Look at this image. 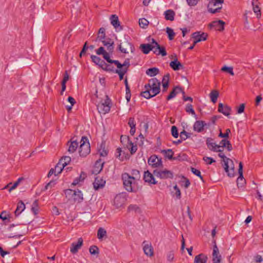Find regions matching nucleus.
<instances>
[{"instance_id": "nucleus-52", "label": "nucleus", "mask_w": 263, "mask_h": 263, "mask_svg": "<svg viewBox=\"0 0 263 263\" xmlns=\"http://www.w3.org/2000/svg\"><path fill=\"white\" fill-rule=\"evenodd\" d=\"M31 211L34 215L38 214L39 211V204L38 200H35L32 204Z\"/></svg>"}, {"instance_id": "nucleus-14", "label": "nucleus", "mask_w": 263, "mask_h": 263, "mask_svg": "<svg viewBox=\"0 0 263 263\" xmlns=\"http://www.w3.org/2000/svg\"><path fill=\"white\" fill-rule=\"evenodd\" d=\"M104 162L101 159L97 160L91 170V174L97 175L101 172L104 166Z\"/></svg>"}, {"instance_id": "nucleus-63", "label": "nucleus", "mask_w": 263, "mask_h": 263, "mask_svg": "<svg viewBox=\"0 0 263 263\" xmlns=\"http://www.w3.org/2000/svg\"><path fill=\"white\" fill-rule=\"evenodd\" d=\"M191 136V133L186 132L185 130H183L180 134V137L183 140H185L187 138H189Z\"/></svg>"}, {"instance_id": "nucleus-46", "label": "nucleus", "mask_w": 263, "mask_h": 263, "mask_svg": "<svg viewBox=\"0 0 263 263\" xmlns=\"http://www.w3.org/2000/svg\"><path fill=\"white\" fill-rule=\"evenodd\" d=\"M218 96H219V92L217 90H212L210 94L211 101L212 102H213L214 103H216L217 100Z\"/></svg>"}, {"instance_id": "nucleus-13", "label": "nucleus", "mask_w": 263, "mask_h": 263, "mask_svg": "<svg viewBox=\"0 0 263 263\" xmlns=\"http://www.w3.org/2000/svg\"><path fill=\"white\" fill-rule=\"evenodd\" d=\"M83 244V239L82 237L78 238L77 242H73L70 247V252L72 254H76L81 249Z\"/></svg>"}, {"instance_id": "nucleus-50", "label": "nucleus", "mask_w": 263, "mask_h": 263, "mask_svg": "<svg viewBox=\"0 0 263 263\" xmlns=\"http://www.w3.org/2000/svg\"><path fill=\"white\" fill-rule=\"evenodd\" d=\"M89 251L91 255H96L97 256H98L99 254V248L95 245L90 246L89 249Z\"/></svg>"}, {"instance_id": "nucleus-7", "label": "nucleus", "mask_w": 263, "mask_h": 263, "mask_svg": "<svg viewBox=\"0 0 263 263\" xmlns=\"http://www.w3.org/2000/svg\"><path fill=\"white\" fill-rule=\"evenodd\" d=\"M148 164L153 168L162 167L163 163L161 157L156 155H153L148 159Z\"/></svg>"}, {"instance_id": "nucleus-42", "label": "nucleus", "mask_w": 263, "mask_h": 263, "mask_svg": "<svg viewBox=\"0 0 263 263\" xmlns=\"http://www.w3.org/2000/svg\"><path fill=\"white\" fill-rule=\"evenodd\" d=\"M104 46L107 47V50L111 52V54L113 53L114 50V42H105V40L101 41Z\"/></svg>"}, {"instance_id": "nucleus-59", "label": "nucleus", "mask_w": 263, "mask_h": 263, "mask_svg": "<svg viewBox=\"0 0 263 263\" xmlns=\"http://www.w3.org/2000/svg\"><path fill=\"white\" fill-rule=\"evenodd\" d=\"M185 111L191 114L192 115H195V110L193 109V105L191 104H187L185 108Z\"/></svg>"}, {"instance_id": "nucleus-18", "label": "nucleus", "mask_w": 263, "mask_h": 263, "mask_svg": "<svg viewBox=\"0 0 263 263\" xmlns=\"http://www.w3.org/2000/svg\"><path fill=\"white\" fill-rule=\"evenodd\" d=\"M180 92H181L182 95L185 93L183 89L181 87L179 86H175L170 93L167 96L166 100H170L174 98L178 93Z\"/></svg>"}, {"instance_id": "nucleus-33", "label": "nucleus", "mask_w": 263, "mask_h": 263, "mask_svg": "<svg viewBox=\"0 0 263 263\" xmlns=\"http://www.w3.org/2000/svg\"><path fill=\"white\" fill-rule=\"evenodd\" d=\"M25 209V205L24 203L22 201L20 200L17 204V207L14 211L15 216H18Z\"/></svg>"}, {"instance_id": "nucleus-48", "label": "nucleus", "mask_w": 263, "mask_h": 263, "mask_svg": "<svg viewBox=\"0 0 263 263\" xmlns=\"http://www.w3.org/2000/svg\"><path fill=\"white\" fill-rule=\"evenodd\" d=\"M145 91L141 92V96L147 99H150L155 96H153V93L149 90L148 89H145Z\"/></svg>"}, {"instance_id": "nucleus-4", "label": "nucleus", "mask_w": 263, "mask_h": 263, "mask_svg": "<svg viewBox=\"0 0 263 263\" xmlns=\"http://www.w3.org/2000/svg\"><path fill=\"white\" fill-rule=\"evenodd\" d=\"M111 105V99L107 95H106L105 100L100 101L97 105V107L100 114H106L109 112Z\"/></svg>"}, {"instance_id": "nucleus-37", "label": "nucleus", "mask_w": 263, "mask_h": 263, "mask_svg": "<svg viewBox=\"0 0 263 263\" xmlns=\"http://www.w3.org/2000/svg\"><path fill=\"white\" fill-rule=\"evenodd\" d=\"M161 153L164 154V157L168 159L174 160L175 157H173L174 153L172 149H163L161 151Z\"/></svg>"}, {"instance_id": "nucleus-9", "label": "nucleus", "mask_w": 263, "mask_h": 263, "mask_svg": "<svg viewBox=\"0 0 263 263\" xmlns=\"http://www.w3.org/2000/svg\"><path fill=\"white\" fill-rule=\"evenodd\" d=\"M96 52L98 55H102L103 58L106 61L108 64H115L116 60H111L110 59V54L111 52L108 51H106L103 47H100L96 50Z\"/></svg>"}, {"instance_id": "nucleus-32", "label": "nucleus", "mask_w": 263, "mask_h": 263, "mask_svg": "<svg viewBox=\"0 0 263 263\" xmlns=\"http://www.w3.org/2000/svg\"><path fill=\"white\" fill-rule=\"evenodd\" d=\"M105 181L102 178L99 179L98 177H96L93 183V187L96 190H98L102 188L105 185Z\"/></svg>"}, {"instance_id": "nucleus-12", "label": "nucleus", "mask_w": 263, "mask_h": 263, "mask_svg": "<svg viewBox=\"0 0 263 263\" xmlns=\"http://www.w3.org/2000/svg\"><path fill=\"white\" fill-rule=\"evenodd\" d=\"M126 201L125 197L121 194L117 195L114 200V204L117 208L121 207Z\"/></svg>"}, {"instance_id": "nucleus-44", "label": "nucleus", "mask_w": 263, "mask_h": 263, "mask_svg": "<svg viewBox=\"0 0 263 263\" xmlns=\"http://www.w3.org/2000/svg\"><path fill=\"white\" fill-rule=\"evenodd\" d=\"M132 177L134 179V180H136L137 181H139L141 178V175L140 171L136 169H133L131 171V175Z\"/></svg>"}, {"instance_id": "nucleus-30", "label": "nucleus", "mask_w": 263, "mask_h": 263, "mask_svg": "<svg viewBox=\"0 0 263 263\" xmlns=\"http://www.w3.org/2000/svg\"><path fill=\"white\" fill-rule=\"evenodd\" d=\"M111 24L115 29L120 27V29H122V27L120 26V22L119 20L118 16L116 14H112L110 17Z\"/></svg>"}, {"instance_id": "nucleus-55", "label": "nucleus", "mask_w": 263, "mask_h": 263, "mask_svg": "<svg viewBox=\"0 0 263 263\" xmlns=\"http://www.w3.org/2000/svg\"><path fill=\"white\" fill-rule=\"evenodd\" d=\"M221 70L224 72H228L230 73L231 76H233L234 75L233 69V67H228L227 66H224L221 68Z\"/></svg>"}, {"instance_id": "nucleus-39", "label": "nucleus", "mask_w": 263, "mask_h": 263, "mask_svg": "<svg viewBox=\"0 0 263 263\" xmlns=\"http://www.w3.org/2000/svg\"><path fill=\"white\" fill-rule=\"evenodd\" d=\"M207 257L203 254H200L195 257L194 263H206Z\"/></svg>"}, {"instance_id": "nucleus-23", "label": "nucleus", "mask_w": 263, "mask_h": 263, "mask_svg": "<svg viewBox=\"0 0 263 263\" xmlns=\"http://www.w3.org/2000/svg\"><path fill=\"white\" fill-rule=\"evenodd\" d=\"M213 263H220L221 260V256L219 254L218 248L215 244L213 247Z\"/></svg>"}, {"instance_id": "nucleus-27", "label": "nucleus", "mask_w": 263, "mask_h": 263, "mask_svg": "<svg viewBox=\"0 0 263 263\" xmlns=\"http://www.w3.org/2000/svg\"><path fill=\"white\" fill-rule=\"evenodd\" d=\"M206 125L204 121L201 120L196 121L193 126L194 130L198 133L202 132L204 127Z\"/></svg>"}, {"instance_id": "nucleus-31", "label": "nucleus", "mask_w": 263, "mask_h": 263, "mask_svg": "<svg viewBox=\"0 0 263 263\" xmlns=\"http://www.w3.org/2000/svg\"><path fill=\"white\" fill-rule=\"evenodd\" d=\"M83 200V194L81 191L78 190L75 191V194L73 195L72 202L73 203H81Z\"/></svg>"}, {"instance_id": "nucleus-41", "label": "nucleus", "mask_w": 263, "mask_h": 263, "mask_svg": "<svg viewBox=\"0 0 263 263\" xmlns=\"http://www.w3.org/2000/svg\"><path fill=\"white\" fill-rule=\"evenodd\" d=\"M159 72V70L157 67H152L148 68L146 71V73L147 75L150 77H154L158 74Z\"/></svg>"}, {"instance_id": "nucleus-10", "label": "nucleus", "mask_w": 263, "mask_h": 263, "mask_svg": "<svg viewBox=\"0 0 263 263\" xmlns=\"http://www.w3.org/2000/svg\"><path fill=\"white\" fill-rule=\"evenodd\" d=\"M152 43L154 44L153 52L155 54L157 55H161L162 57L167 55L165 47L160 46L154 39H152Z\"/></svg>"}, {"instance_id": "nucleus-47", "label": "nucleus", "mask_w": 263, "mask_h": 263, "mask_svg": "<svg viewBox=\"0 0 263 263\" xmlns=\"http://www.w3.org/2000/svg\"><path fill=\"white\" fill-rule=\"evenodd\" d=\"M64 167V166L62 165V164L59 161L54 168V175L57 176L60 174L63 171Z\"/></svg>"}, {"instance_id": "nucleus-54", "label": "nucleus", "mask_w": 263, "mask_h": 263, "mask_svg": "<svg viewBox=\"0 0 263 263\" xmlns=\"http://www.w3.org/2000/svg\"><path fill=\"white\" fill-rule=\"evenodd\" d=\"M166 32L168 35V39L170 40H173L175 35V33L174 32V30L172 28L167 27L166 28Z\"/></svg>"}, {"instance_id": "nucleus-35", "label": "nucleus", "mask_w": 263, "mask_h": 263, "mask_svg": "<svg viewBox=\"0 0 263 263\" xmlns=\"http://www.w3.org/2000/svg\"><path fill=\"white\" fill-rule=\"evenodd\" d=\"M164 18L167 21H173L174 20L175 13L172 9H168L164 12Z\"/></svg>"}, {"instance_id": "nucleus-40", "label": "nucleus", "mask_w": 263, "mask_h": 263, "mask_svg": "<svg viewBox=\"0 0 263 263\" xmlns=\"http://www.w3.org/2000/svg\"><path fill=\"white\" fill-rule=\"evenodd\" d=\"M64 192L67 200L72 202L73 195L75 194V190L68 189L65 190Z\"/></svg>"}, {"instance_id": "nucleus-25", "label": "nucleus", "mask_w": 263, "mask_h": 263, "mask_svg": "<svg viewBox=\"0 0 263 263\" xmlns=\"http://www.w3.org/2000/svg\"><path fill=\"white\" fill-rule=\"evenodd\" d=\"M140 48L144 54H148L151 50L154 49V44H142L140 46Z\"/></svg>"}, {"instance_id": "nucleus-53", "label": "nucleus", "mask_w": 263, "mask_h": 263, "mask_svg": "<svg viewBox=\"0 0 263 263\" xmlns=\"http://www.w3.org/2000/svg\"><path fill=\"white\" fill-rule=\"evenodd\" d=\"M99 152L101 157H106L108 153V151L105 148V146L103 144H101Z\"/></svg>"}, {"instance_id": "nucleus-2", "label": "nucleus", "mask_w": 263, "mask_h": 263, "mask_svg": "<svg viewBox=\"0 0 263 263\" xmlns=\"http://www.w3.org/2000/svg\"><path fill=\"white\" fill-rule=\"evenodd\" d=\"M145 89H148L153 93V96H156L160 91V82L156 78H152L148 81V83L145 85Z\"/></svg>"}, {"instance_id": "nucleus-58", "label": "nucleus", "mask_w": 263, "mask_h": 263, "mask_svg": "<svg viewBox=\"0 0 263 263\" xmlns=\"http://www.w3.org/2000/svg\"><path fill=\"white\" fill-rule=\"evenodd\" d=\"M191 172L194 174L196 176L199 177L200 179L203 181V182H204L203 179V177L201 176V172L199 170L193 167H191Z\"/></svg>"}, {"instance_id": "nucleus-64", "label": "nucleus", "mask_w": 263, "mask_h": 263, "mask_svg": "<svg viewBox=\"0 0 263 263\" xmlns=\"http://www.w3.org/2000/svg\"><path fill=\"white\" fill-rule=\"evenodd\" d=\"M171 134L175 138H178L179 133L178 128L176 126H172L171 128Z\"/></svg>"}, {"instance_id": "nucleus-51", "label": "nucleus", "mask_w": 263, "mask_h": 263, "mask_svg": "<svg viewBox=\"0 0 263 263\" xmlns=\"http://www.w3.org/2000/svg\"><path fill=\"white\" fill-rule=\"evenodd\" d=\"M106 231L102 228H100L97 232V237L99 239H102L106 235Z\"/></svg>"}, {"instance_id": "nucleus-43", "label": "nucleus", "mask_w": 263, "mask_h": 263, "mask_svg": "<svg viewBox=\"0 0 263 263\" xmlns=\"http://www.w3.org/2000/svg\"><path fill=\"white\" fill-rule=\"evenodd\" d=\"M234 164L233 161H232V163L230 162L229 163V167L228 168L227 173L228 176L230 177H233L235 175V171H234Z\"/></svg>"}, {"instance_id": "nucleus-16", "label": "nucleus", "mask_w": 263, "mask_h": 263, "mask_svg": "<svg viewBox=\"0 0 263 263\" xmlns=\"http://www.w3.org/2000/svg\"><path fill=\"white\" fill-rule=\"evenodd\" d=\"M192 37L195 40L194 44H196L199 42L205 41L207 39L208 34L204 32L200 34L199 32H196L192 34Z\"/></svg>"}, {"instance_id": "nucleus-15", "label": "nucleus", "mask_w": 263, "mask_h": 263, "mask_svg": "<svg viewBox=\"0 0 263 263\" xmlns=\"http://www.w3.org/2000/svg\"><path fill=\"white\" fill-rule=\"evenodd\" d=\"M154 175L151 173L149 171H145L143 175V180L145 182L151 184H156L157 181L154 178Z\"/></svg>"}, {"instance_id": "nucleus-22", "label": "nucleus", "mask_w": 263, "mask_h": 263, "mask_svg": "<svg viewBox=\"0 0 263 263\" xmlns=\"http://www.w3.org/2000/svg\"><path fill=\"white\" fill-rule=\"evenodd\" d=\"M218 111L222 113L224 115L228 117L230 116L231 111V108L228 105L223 106L221 103H219L218 107Z\"/></svg>"}, {"instance_id": "nucleus-21", "label": "nucleus", "mask_w": 263, "mask_h": 263, "mask_svg": "<svg viewBox=\"0 0 263 263\" xmlns=\"http://www.w3.org/2000/svg\"><path fill=\"white\" fill-rule=\"evenodd\" d=\"M225 22L222 20L214 21L210 24L211 27H213L216 30L222 31L224 29Z\"/></svg>"}, {"instance_id": "nucleus-56", "label": "nucleus", "mask_w": 263, "mask_h": 263, "mask_svg": "<svg viewBox=\"0 0 263 263\" xmlns=\"http://www.w3.org/2000/svg\"><path fill=\"white\" fill-rule=\"evenodd\" d=\"M231 133V129L227 128L226 130V133H222L221 129H220V133L218 135V137L220 138H223L224 139L228 138L229 137V134Z\"/></svg>"}, {"instance_id": "nucleus-34", "label": "nucleus", "mask_w": 263, "mask_h": 263, "mask_svg": "<svg viewBox=\"0 0 263 263\" xmlns=\"http://www.w3.org/2000/svg\"><path fill=\"white\" fill-rule=\"evenodd\" d=\"M86 177V174L84 172H81L79 177L74 179L73 182L71 183V185L75 186L79 184L80 182H83Z\"/></svg>"}, {"instance_id": "nucleus-24", "label": "nucleus", "mask_w": 263, "mask_h": 263, "mask_svg": "<svg viewBox=\"0 0 263 263\" xmlns=\"http://www.w3.org/2000/svg\"><path fill=\"white\" fill-rule=\"evenodd\" d=\"M115 65L118 69H126L127 71L130 65V60L128 58L126 59L123 64H121L118 60H116Z\"/></svg>"}, {"instance_id": "nucleus-6", "label": "nucleus", "mask_w": 263, "mask_h": 263, "mask_svg": "<svg viewBox=\"0 0 263 263\" xmlns=\"http://www.w3.org/2000/svg\"><path fill=\"white\" fill-rule=\"evenodd\" d=\"M129 48H130L132 53L134 52L135 49L134 45L126 39L120 43L118 46V49L123 53H127V49Z\"/></svg>"}, {"instance_id": "nucleus-61", "label": "nucleus", "mask_w": 263, "mask_h": 263, "mask_svg": "<svg viewBox=\"0 0 263 263\" xmlns=\"http://www.w3.org/2000/svg\"><path fill=\"white\" fill-rule=\"evenodd\" d=\"M148 21L144 18H140L139 20V24L141 27L143 28H145L146 27H147L148 25Z\"/></svg>"}, {"instance_id": "nucleus-1", "label": "nucleus", "mask_w": 263, "mask_h": 263, "mask_svg": "<svg viewBox=\"0 0 263 263\" xmlns=\"http://www.w3.org/2000/svg\"><path fill=\"white\" fill-rule=\"evenodd\" d=\"M121 179L123 186L127 192L136 193L138 191V181L134 180L128 173H123L121 175Z\"/></svg>"}, {"instance_id": "nucleus-49", "label": "nucleus", "mask_w": 263, "mask_h": 263, "mask_svg": "<svg viewBox=\"0 0 263 263\" xmlns=\"http://www.w3.org/2000/svg\"><path fill=\"white\" fill-rule=\"evenodd\" d=\"M71 161V157L69 156H63L60 159L59 162L65 167Z\"/></svg>"}, {"instance_id": "nucleus-5", "label": "nucleus", "mask_w": 263, "mask_h": 263, "mask_svg": "<svg viewBox=\"0 0 263 263\" xmlns=\"http://www.w3.org/2000/svg\"><path fill=\"white\" fill-rule=\"evenodd\" d=\"M155 176L161 179H173L174 178L173 173L166 168L163 170L156 169L153 171Z\"/></svg>"}, {"instance_id": "nucleus-20", "label": "nucleus", "mask_w": 263, "mask_h": 263, "mask_svg": "<svg viewBox=\"0 0 263 263\" xmlns=\"http://www.w3.org/2000/svg\"><path fill=\"white\" fill-rule=\"evenodd\" d=\"M107 71L117 73L119 75V80L120 81L123 79L124 76L127 72L126 69H118V68L117 69H115L112 65L110 66Z\"/></svg>"}, {"instance_id": "nucleus-36", "label": "nucleus", "mask_w": 263, "mask_h": 263, "mask_svg": "<svg viewBox=\"0 0 263 263\" xmlns=\"http://www.w3.org/2000/svg\"><path fill=\"white\" fill-rule=\"evenodd\" d=\"M143 251L148 256H152L154 255L153 248L151 244H146L143 246Z\"/></svg>"}, {"instance_id": "nucleus-8", "label": "nucleus", "mask_w": 263, "mask_h": 263, "mask_svg": "<svg viewBox=\"0 0 263 263\" xmlns=\"http://www.w3.org/2000/svg\"><path fill=\"white\" fill-rule=\"evenodd\" d=\"M91 61L103 70L107 71L111 65L107 64L104 60H102L100 57L95 55L90 56Z\"/></svg>"}, {"instance_id": "nucleus-45", "label": "nucleus", "mask_w": 263, "mask_h": 263, "mask_svg": "<svg viewBox=\"0 0 263 263\" xmlns=\"http://www.w3.org/2000/svg\"><path fill=\"white\" fill-rule=\"evenodd\" d=\"M206 144L208 148L211 151H215L214 149V145L215 144V142H214V139L212 138H207L206 140Z\"/></svg>"}, {"instance_id": "nucleus-19", "label": "nucleus", "mask_w": 263, "mask_h": 263, "mask_svg": "<svg viewBox=\"0 0 263 263\" xmlns=\"http://www.w3.org/2000/svg\"><path fill=\"white\" fill-rule=\"evenodd\" d=\"M174 56L175 57V59L174 61H172L170 62V67L175 71H177L180 69H183L184 66L180 62L178 61L177 55L174 54ZM172 57H173V55H172Z\"/></svg>"}, {"instance_id": "nucleus-17", "label": "nucleus", "mask_w": 263, "mask_h": 263, "mask_svg": "<svg viewBox=\"0 0 263 263\" xmlns=\"http://www.w3.org/2000/svg\"><path fill=\"white\" fill-rule=\"evenodd\" d=\"M238 174L239 177L237 179V184L239 187V186H242L245 182V180L243 177V164L241 162L239 163Z\"/></svg>"}, {"instance_id": "nucleus-28", "label": "nucleus", "mask_w": 263, "mask_h": 263, "mask_svg": "<svg viewBox=\"0 0 263 263\" xmlns=\"http://www.w3.org/2000/svg\"><path fill=\"white\" fill-rule=\"evenodd\" d=\"M259 4L260 3L258 0H252V5L253 6V10L258 18H259L261 15L260 8L259 7Z\"/></svg>"}, {"instance_id": "nucleus-3", "label": "nucleus", "mask_w": 263, "mask_h": 263, "mask_svg": "<svg viewBox=\"0 0 263 263\" xmlns=\"http://www.w3.org/2000/svg\"><path fill=\"white\" fill-rule=\"evenodd\" d=\"M79 155L81 157H85L90 152V145L87 137L83 136L80 141Z\"/></svg>"}, {"instance_id": "nucleus-11", "label": "nucleus", "mask_w": 263, "mask_h": 263, "mask_svg": "<svg viewBox=\"0 0 263 263\" xmlns=\"http://www.w3.org/2000/svg\"><path fill=\"white\" fill-rule=\"evenodd\" d=\"M222 1L221 0H210L209 2V4L208 6V11L211 13L214 14L217 12H219L220 10L222 8V7H217L216 8H213L211 7L212 6H216L218 4L221 5L222 4Z\"/></svg>"}, {"instance_id": "nucleus-60", "label": "nucleus", "mask_w": 263, "mask_h": 263, "mask_svg": "<svg viewBox=\"0 0 263 263\" xmlns=\"http://www.w3.org/2000/svg\"><path fill=\"white\" fill-rule=\"evenodd\" d=\"M187 156L185 154H179L177 156L174 157V160H177L180 161H185L187 160Z\"/></svg>"}, {"instance_id": "nucleus-26", "label": "nucleus", "mask_w": 263, "mask_h": 263, "mask_svg": "<svg viewBox=\"0 0 263 263\" xmlns=\"http://www.w3.org/2000/svg\"><path fill=\"white\" fill-rule=\"evenodd\" d=\"M67 145L68 146V152L70 153H73L76 152L79 146V143L77 140H73V139H71L67 142Z\"/></svg>"}, {"instance_id": "nucleus-29", "label": "nucleus", "mask_w": 263, "mask_h": 263, "mask_svg": "<svg viewBox=\"0 0 263 263\" xmlns=\"http://www.w3.org/2000/svg\"><path fill=\"white\" fill-rule=\"evenodd\" d=\"M219 153L218 155V156L223 159V161L224 163L223 165L224 167V171L226 172H228V168L229 167V163L230 162L232 163V160H231V159H230L229 158H227L224 155V154L222 153V152H219Z\"/></svg>"}, {"instance_id": "nucleus-38", "label": "nucleus", "mask_w": 263, "mask_h": 263, "mask_svg": "<svg viewBox=\"0 0 263 263\" xmlns=\"http://www.w3.org/2000/svg\"><path fill=\"white\" fill-rule=\"evenodd\" d=\"M105 29L103 27H101L99 29L98 33V36L96 40V41H103L105 40L106 37Z\"/></svg>"}, {"instance_id": "nucleus-62", "label": "nucleus", "mask_w": 263, "mask_h": 263, "mask_svg": "<svg viewBox=\"0 0 263 263\" xmlns=\"http://www.w3.org/2000/svg\"><path fill=\"white\" fill-rule=\"evenodd\" d=\"M10 216L9 214H6V211H3L0 214V218L2 219L3 221L6 220H8V221H10Z\"/></svg>"}, {"instance_id": "nucleus-57", "label": "nucleus", "mask_w": 263, "mask_h": 263, "mask_svg": "<svg viewBox=\"0 0 263 263\" xmlns=\"http://www.w3.org/2000/svg\"><path fill=\"white\" fill-rule=\"evenodd\" d=\"M128 145L130 146L129 148L130 153L132 155H133L136 152L137 150V146L136 144L134 145V143L132 141L129 142V143L128 144Z\"/></svg>"}]
</instances>
